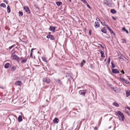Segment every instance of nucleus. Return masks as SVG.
Wrapping results in <instances>:
<instances>
[{"label": "nucleus", "instance_id": "a18cd8bd", "mask_svg": "<svg viewBox=\"0 0 130 130\" xmlns=\"http://www.w3.org/2000/svg\"><path fill=\"white\" fill-rule=\"evenodd\" d=\"M94 129L95 130H96L97 129V127H95L94 128Z\"/></svg>", "mask_w": 130, "mask_h": 130}, {"label": "nucleus", "instance_id": "49530a36", "mask_svg": "<svg viewBox=\"0 0 130 130\" xmlns=\"http://www.w3.org/2000/svg\"><path fill=\"white\" fill-rule=\"evenodd\" d=\"M101 47L103 48H104V47H103V46L102 45H100Z\"/></svg>", "mask_w": 130, "mask_h": 130}, {"label": "nucleus", "instance_id": "4c0bfd02", "mask_svg": "<svg viewBox=\"0 0 130 130\" xmlns=\"http://www.w3.org/2000/svg\"><path fill=\"white\" fill-rule=\"evenodd\" d=\"M34 49H32L31 50V53H32L33 52V50Z\"/></svg>", "mask_w": 130, "mask_h": 130}, {"label": "nucleus", "instance_id": "de8ad7c7", "mask_svg": "<svg viewBox=\"0 0 130 130\" xmlns=\"http://www.w3.org/2000/svg\"><path fill=\"white\" fill-rule=\"evenodd\" d=\"M19 58H17L16 59H17V61L19 62Z\"/></svg>", "mask_w": 130, "mask_h": 130}, {"label": "nucleus", "instance_id": "7ed1b4c3", "mask_svg": "<svg viewBox=\"0 0 130 130\" xmlns=\"http://www.w3.org/2000/svg\"><path fill=\"white\" fill-rule=\"evenodd\" d=\"M43 80V82H46L47 84H49L50 82V79L47 78H44Z\"/></svg>", "mask_w": 130, "mask_h": 130}, {"label": "nucleus", "instance_id": "f3484780", "mask_svg": "<svg viewBox=\"0 0 130 130\" xmlns=\"http://www.w3.org/2000/svg\"><path fill=\"white\" fill-rule=\"evenodd\" d=\"M22 120V118L21 116H19L18 118V121L19 122H21Z\"/></svg>", "mask_w": 130, "mask_h": 130}, {"label": "nucleus", "instance_id": "8fccbe9b", "mask_svg": "<svg viewBox=\"0 0 130 130\" xmlns=\"http://www.w3.org/2000/svg\"><path fill=\"white\" fill-rule=\"evenodd\" d=\"M0 87L1 88H2L3 89H4V88L3 87Z\"/></svg>", "mask_w": 130, "mask_h": 130}, {"label": "nucleus", "instance_id": "680f3d73", "mask_svg": "<svg viewBox=\"0 0 130 130\" xmlns=\"http://www.w3.org/2000/svg\"><path fill=\"white\" fill-rule=\"evenodd\" d=\"M16 130H18V129H17Z\"/></svg>", "mask_w": 130, "mask_h": 130}, {"label": "nucleus", "instance_id": "bb28decb", "mask_svg": "<svg viewBox=\"0 0 130 130\" xmlns=\"http://www.w3.org/2000/svg\"><path fill=\"white\" fill-rule=\"evenodd\" d=\"M16 69V68L14 66H13L12 67V69L11 70H12L13 71L15 70Z\"/></svg>", "mask_w": 130, "mask_h": 130}, {"label": "nucleus", "instance_id": "412c9836", "mask_svg": "<svg viewBox=\"0 0 130 130\" xmlns=\"http://www.w3.org/2000/svg\"><path fill=\"white\" fill-rule=\"evenodd\" d=\"M114 105L116 107H118L119 106V105L118 103L116 102H115L113 103Z\"/></svg>", "mask_w": 130, "mask_h": 130}, {"label": "nucleus", "instance_id": "9d476101", "mask_svg": "<svg viewBox=\"0 0 130 130\" xmlns=\"http://www.w3.org/2000/svg\"><path fill=\"white\" fill-rule=\"evenodd\" d=\"M22 83L21 81H17L15 83V85H19L20 86H21Z\"/></svg>", "mask_w": 130, "mask_h": 130}, {"label": "nucleus", "instance_id": "20e7f679", "mask_svg": "<svg viewBox=\"0 0 130 130\" xmlns=\"http://www.w3.org/2000/svg\"><path fill=\"white\" fill-rule=\"evenodd\" d=\"M24 9L25 11L27 13H30V11L29 10V8L27 6H25L24 7Z\"/></svg>", "mask_w": 130, "mask_h": 130}, {"label": "nucleus", "instance_id": "5701e85b", "mask_svg": "<svg viewBox=\"0 0 130 130\" xmlns=\"http://www.w3.org/2000/svg\"><path fill=\"white\" fill-rule=\"evenodd\" d=\"M42 59L46 63L47 62V60L46 58L45 57H42Z\"/></svg>", "mask_w": 130, "mask_h": 130}, {"label": "nucleus", "instance_id": "aec40b11", "mask_svg": "<svg viewBox=\"0 0 130 130\" xmlns=\"http://www.w3.org/2000/svg\"><path fill=\"white\" fill-rule=\"evenodd\" d=\"M0 6L1 7H3V8H5L6 7L5 4L4 3H2L0 5Z\"/></svg>", "mask_w": 130, "mask_h": 130}, {"label": "nucleus", "instance_id": "cd10ccee", "mask_svg": "<svg viewBox=\"0 0 130 130\" xmlns=\"http://www.w3.org/2000/svg\"><path fill=\"white\" fill-rule=\"evenodd\" d=\"M86 5L87 6V7L89 9H91V7H90V5L88 4L87 3V2L86 3Z\"/></svg>", "mask_w": 130, "mask_h": 130}, {"label": "nucleus", "instance_id": "3c124183", "mask_svg": "<svg viewBox=\"0 0 130 130\" xmlns=\"http://www.w3.org/2000/svg\"><path fill=\"white\" fill-rule=\"evenodd\" d=\"M127 84L130 85V83L129 82Z\"/></svg>", "mask_w": 130, "mask_h": 130}, {"label": "nucleus", "instance_id": "a878e982", "mask_svg": "<svg viewBox=\"0 0 130 130\" xmlns=\"http://www.w3.org/2000/svg\"><path fill=\"white\" fill-rule=\"evenodd\" d=\"M120 79L121 80L123 81L124 82L125 81V79L121 77H120Z\"/></svg>", "mask_w": 130, "mask_h": 130}, {"label": "nucleus", "instance_id": "6e6552de", "mask_svg": "<svg viewBox=\"0 0 130 130\" xmlns=\"http://www.w3.org/2000/svg\"><path fill=\"white\" fill-rule=\"evenodd\" d=\"M56 28L55 27H52L50 26L49 28V29L51 31H52L53 32H55L54 30Z\"/></svg>", "mask_w": 130, "mask_h": 130}, {"label": "nucleus", "instance_id": "b1692460", "mask_svg": "<svg viewBox=\"0 0 130 130\" xmlns=\"http://www.w3.org/2000/svg\"><path fill=\"white\" fill-rule=\"evenodd\" d=\"M102 31L104 33H106V30L104 29L103 28V29H102Z\"/></svg>", "mask_w": 130, "mask_h": 130}, {"label": "nucleus", "instance_id": "37998d69", "mask_svg": "<svg viewBox=\"0 0 130 130\" xmlns=\"http://www.w3.org/2000/svg\"><path fill=\"white\" fill-rule=\"evenodd\" d=\"M112 18L114 20H115L116 19V18L113 17H112Z\"/></svg>", "mask_w": 130, "mask_h": 130}, {"label": "nucleus", "instance_id": "473e14b6", "mask_svg": "<svg viewBox=\"0 0 130 130\" xmlns=\"http://www.w3.org/2000/svg\"><path fill=\"white\" fill-rule=\"evenodd\" d=\"M91 31L90 30L89 31V35H90L91 34Z\"/></svg>", "mask_w": 130, "mask_h": 130}, {"label": "nucleus", "instance_id": "09e8293b", "mask_svg": "<svg viewBox=\"0 0 130 130\" xmlns=\"http://www.w3.org/2000/svg\"><path fill=\"white\" fill-rule=\"evenodd\" d=\"M110 33H113L114 34H115L114 32L112 30L111 31V32H110Z\"/></svg>", "mask_w": 130, "mask_h": 130}, {"label": "nucleus", "instance_id": "4468645a", "mask_svg": "<svg viewBox=\"0 0 130 130\" xmlns=\"http://www.w3.org/2000/svg\"><path fill=\"white\" fill-rule=\"evenodd\" d=\"M10 66V64L9 63H7L4 66V67L6 69H7L9 68Z\"/></svg>", "mask_w": 130, "mask_h": 130}, {"label": "nucleus", "instance_id": "58836bf2", "mask_svg": "<svg viewBox=\"0 0 130 130\" xmlns=\"http://www.w3.org/2000/svg\"><path fill=\"white\" fill-rule=\"evenodd\" d=\"M110 57H109V59H108V63H110Z\"/></svg>", "mask_w": 130, "mask_h": 130}, {"label": "nucleus", "instance_id": "0eeeda50", "mask_svg": "<svg viewBox=\"0 0 130 130\" xmlns=\"http://www.w3.org/2000/svg\"><path fill=\"white\" fill-rule=\"evenodd\" d=\"M86 92V90H80L79 91V93L80 95L83 94L84 95H85Z\"/></svg>", "mask_w": 130, "mask_h": 130}, {"label": "nucleus", "instance_id": "ea45409f", "mask_svg": "<svg viewBox=\"0 0 130 130\" xmlns=\"http://www.w3.org/2000/svg\"><path fill=\"white\" fill-rule=\"evenodd\" d=\"M103 25L104 26H106V25H107L105 24V22H104V24H103Z\"/></svg>", "mask_w": 130, "mask_h": 130}, {"label": "nucleus", "instance_id": "a19ab883", "mask_svg": "<svg viewBox=\"0 0 130 130\" xmlns=\"http://www.w3.org/2000/svg\"><path fill=\"white\" fill-rule=\"evenodd\" d=\"M83 63L82 62L81 63V66L82 67V66H83Z\"/></svg>", "mask_w": 130, "mask_h": 130}, {"label": "nucleus", "instance_id": "6ab92c4d", "mask_svg": "<svg viewBox=\"0 0 130 130\" xmlns=\"http://www.w3.org/2000/svg\"><path fill=\"white\" fill-rule=\"evenodd\" d=\"M56 4L58 6H59L62 4V3L61 2L58 1L56 2Z\"/></svg>", "mask_w": 130, "mask_h": 130}, {"label": "nucleus", "instance_id": "a211bd4d", "mask_svg": "<svg viewBox=\"0 0 130 130\" xmlns=\"http://www.w3.org/2000/svg\"><path fill=\"white\" fill-rule=\"evenodd\" d=\"M7 12L8 13H10V9L9 6H7Z\"/></svg>", "mask_w": 130, "mask_h": 130}, {"label": "nucleus", "instance_id": "13d9d810", "mask_svg": "<svg viewBox=\"0 0 130 130\" xmlns=\"http://www.w3.org/2000/svg\"><path fill=\"white\" fill-rule=\"evenodd\" d=\"M124 41H125V42H126V41H125V40H124Z\"/></svg>", "mask_w": 130, "mask_h": 130}, {"label": "nucleus", "instance_id": "0e129e2a", "mask_svg": "<svg viewBox=\"0 0 130 130\" xmlns=\"http://www.w3.org/2000/svg\"><path fill=\"white\" fill-rule=\"evenodd\" d=\"M129 56H130V55H129Z\"/></svg>", "mask_w": 130, "mask_h": 130}, {"label": "nucleus", "instance_id": "393cba45", "mask_svg": "<svg viewBox=\"0 0 130 130\" xmlns=\"http://www.w3.org/2000/svg\"><path fill=\"white\" fill-rule=\"evenodd\" d=\"M19 16H22L23 15V13L21 11H19Z\"/></svg>", "mask_w": 130, "mask_h": 130}, {"label": "nucleus", "instance_id": "c03bdc74", "mask_svg": "<svg viewBox=\"0 0 130 130\" xmlns=\"http://www.w3.org/2000/svg\"><path fill=\"white\" fill-rule=\"evenodd\" d=\"M15 45H14H14H12V46H11L12 48L14 47L15 46Z\"/></svg>", "mask_w": 130, "mask_h": 130}, {"label": "nucleus", "instance_id": "c9c22d12", "mask_svg": "<svg viewBox=\"0 0 130 130\" xmlns=\"http://www.w3.org/2000/svg\"><path fill=\"white\" fill-rule=\"evenodd\" d=\"M12 48V47L11 46H10L9 48V50H10Z\"/></svg>", "mask_w": 130, "mask_h": 130}, {"label": "nucleus", "instance_id": "2eb2a0df", "mask_svg": "<svg viewBox=\"0 0 130 130\" xmlns=\"http://www.w3.org/2000/svg\"><path fill=\"white\" fill-rule=\"evenodd\" d=\"M122 30L123 31L125 32L127 34H128L129 33L128 31L124 27L122 28Z\"/></svg>", "mask_w": 130, "mask_h": 130}, {"label": "nucleus", "instance_id": "f704fd0d", "mask_svg": "<svg viewBox=\"0 0 130 130\" xmlns=\"http://www.w3.org/2000/svg\"><path fill=\"white\" fill-rule=\"evenodd\" d=\"M96 20L97 21H100V19L98 18H96Z\"/></svg>", "mask_w": 130, "mask_h": 130}, {"label": "nucleus", "instance_id": "f8f14e48", "mask_svg": "<svg viewBox=\"0 0 130 130\" xmlns=\"http://www.w3.org/2000/svg\"><path fill=\"white\" fill-rule=\"evenodd\" d=\"M58 121L59 120L56 118H55L53 121L54 123H57L58 122Z\"/></svg>", "mask_w": 130, "mask_h": 130}, {"label": "nucleus", "instance_id": "dca6fc26", "mask_svg": "<svg viewBox=\"0 0 130 130\" xmlns=\"http://www.w3.org/2000/svg\"><path fill=\"white\" fill-rule=\"evenodd\" d=\"M110 12L113 14H115L116 13V11L114 9H112L111 10Z\"/></svg>", "mask_w": 130, "mask_h": 130}, {"label": "nucleus", "instance_id": "ddd939ff", "mask_svg": "<svg viewBox=\"0 0 130 130\" xmlns=\"http://www.w3.org/2000/svg\"><path fill=\"white\" fill-rule=\"evenodd\" d=\"M126 96L128 97L130 95V90H128L126 91Z\"/></svg>", "mask_w": 130, "mask_h": 130}, {"label": "nucleus", "instance_id": "f03ea898", "mask_svg": "<svg viewBox=\"0 0 130 130\" xmlns=\"http://www.w3.org/2000/svg\"><path fill=\"white\" fill-rule=\"evenodd\" d=\"M11 57L12 59L14 60H16L19 57L15 54V52L13 53L11 55Z\"/></svg>", "mask_w": 130, "mask_h": 130}, {"label": "nucleus", "instance_id": "423d86ee", "mask_svg": "<svg viewBox=\"0 0 130 130\" xmlns=\"http://www.w3.org/2000/svg\"><path fill=\"white\" fill-rule=\"evenodd\" d=\"M112 72L114 73L119 74L120 73L119 71L116 69L112 68Z\"/></svg>", "mask_w": 130, "mask_h": 130}, {"label": "nucleus", "instance_id": "bf43d9fd", "mask_svg": "<svg viewBox=\"0 0 130 130\" xmlns=\"http://www.w3.org/2000/svg\"><path fill=\"white\" fill-rule=\"evenodd\" d=\"M46 101H47V100H46Z\"/></svg>", "mask_w": 130, "mask_h": 130}, {"label": "nucleus", "instance_id": "7c9ffc66", "mask_svg": "<svg viewBox=\"0 0 130 130\" xmlns=\"http://www.w3.org/2000/svg\"><path fill=\"white\" fill-rule=\"evenodd\" d=\"M128 82H129L128 81H127V80H125V81L124 82L126 84H128Z\"/></svg>", "mask_w": 130, "mask_h": 130}, {"label": "nucleus", "instance_id": "6e6d98bb", "mask_svg": "<svg viewBox=\"0 0 130 130\" xmlns=\"http://www.w3.org/2000/svg\"><path fill=\"white\" fill-rule=\"evenodd\" d=\"M106 59H105L104 60V61H106Z\"/></svg>", "mask_w": 130, "mask_h": 130}, {"label": "nucleus", "instance_id": "39448f33", "mask_svg": "<svg viewBox=\"0 0 130 130\" xmlns=\"http://www.w3.org/2000/svg\"><path fill=\"white\" fill-rule=\"evenodd\" d=\"M46 38L47 39H50L51 40H54L55 39V38L54 37L53 35H48L47 36Z\"/></svg>", "mask_w": 130, "mask_h": 130}, {"label": "nucleus", "instance_id": "79ce46f5", "mask_svg": "<svg viewBox=\"0 0 130 130\" xmlns=\"http://www.w3.org/2000/svg\"><path fill=\"white\" fill-rule=\"evenodd\" d=\"M83 62L84 63H86V61L84 60H83Z\"/></svg>", "mask_w": 130, "mask_h": 130}, {"label": "nucleus", "instance_id": "1a4fd4ad", "mask_svg": "<svg viewBox=\"0 0 130 130\" xmlns=\"http://www.w3.org/2000/svg\"><path fill=\"white\" fill-rule=\"evenodd\" d=\"M94 26L95 28H96L100 27V24L98 22H95Z\"/></svg>", "mask_w": 130, "mask_h": 130}, {"label": "nucleus", "instance_id": "c85d7f7f", "mask_svg": "<svg viewBox=\"0 0 130 130\" xmlns=\"http://www.w3.org/2000/svg\"><path fill=\"white\" fill-rule=\"evenodd\" d=\"M27 59H25L24 60H23L22 61V63H25L27 61Z\"/></svg>", "mask_w": 130, "mask_h": 130}, {"label": "nucleus", "instance_id": "e2e57ef3", "mask_svg": "<svg viewBox=\"0 0 130 130\" xmlns=\"http://www.w3.org/2000/svg\"><path fill=\"white\" fill-rule=\"evenodd\" d=\"M50 32H49V34H50Z\"/></svg>", "mask_w": 130, "mask_h": 130}, {"label": "nucleus", "instance_id": "4d7b16f0", "mask_svg": "<svg viewBox=\"0 0 130 130\" xmlns=\"http://www.w3.org/2000/svg\"><path fill=\"white\" fill-rule=\"evenodd\" d=\"M22 58H20V59H22Z\"/></svg>", "mask_w": 130, "mask_h": 130}, {"label": "nucleus", "instance_id": "f257e3e1", "mask_svg": "<svg viewBox=\"0 0 130 130\" xmlns=\"http://www.w3.org/2000/svg\"><path fill=\"white\" fill-rule=\"evenodd\" d=\"M118 113L119 115V117L120 116L122 118L121 120L122 121H124V115L120 111H118Z\"/></svg>", "mask_w": 130, "mask_h": 130}, {"label": "nucleus", "instance_id": "864d4df0", "mask_svg": "<svg viewBox=\"0 0 130 130\" xmlns=\"http://www.w3.org/2000/svg\"><path fill=\"white\" fill-rule=\"evenodd\" d=\"M111 64L112 65V64H113V62H111Z\"/></svg>", "mask_w": 130, "mask_h": 130}, {"label": "nucleus", "instance_id": "603ef678", "mask_svg": "<svg viewBox=\"0 0 130 130\" xmlns=\"http://www.w3.org/2000/svg\"><path fill=\"white\" fill-rule=\"evenodd\" d=\"M101 24H102V25H103V22H101Z\"/></svg>", "mask_w": 130, "mask_h": 130}, {"label": "nucleus", "instance_id": "9b49d317", "mask_svg": "<svg viewBox=\"0 0 130 130\" xmlns=\"http://www.w3.org/2000/svg\"><path fill=\"white\" fill-rule=\"evenodd\" d=\"M99 52H100L101 54V57H105V56L104 55V53L103 51H102L101 50H99Z\"/></svg>", "mask_w": 130, "mask_h": 130}, {"label": "nucleus", "instance_id": "5fc2aeb1", "mask_svg": "<svg viewBox=\"0 0 130 130\" xmlns=\"http://www.w3.org/2000/svg\"><path fill=\"white\" fill-rule=\"evenodd\" d=\"M69 1L70 2H71V0H69Z\"/></svg>", "mask_w": 130, "mask_h": 130}, {"label": "nucleus", "instance_id": "052dcab7", "mask_svg": "<svg viewBox=\"0 0 130 130\" xmlns=\"http://www.w3.org/2000/svg\"><path fill=\"white\" fill-rule=\"evenodd\" d=\"M121 119H120V118H119V120H120Z\"/></svg>", "mask_w": 130, "mask_h": 130}, {"label": "nucleus", "instance_id": "2f4dec72", "mask_svg": "<svg viewBox=\"0 0 130 130\" xmlns=\"http://www.w3.org/2000/svg\"><path fill=\"white\" fill-rule=\"evenodd\" d=\"M115 65L114 64H112V67L113 68H115Z\"/></svg>", "mask_w": 130, "mask_h": 130}, {"label": "nucleus", "instance_id": "72a5a7b5", "mask_svg": "<svg viewBox=\"0 0 130 130\" xmlns=\"http://www.w3.org/2000/svg\"><path fill=\"white\" fill-rule=\"evenodd\" d=\"M30 57H32V53H30Z\"/></svg>", "mask_w": 130, "mask_h": 130}, {"label": "nucleus", "instance_id": "4be33fe9", "mask_svg": "<svg viewBox=\"0 0 130 130\" xmlns=\"http://www.w3.org/2000/svg\"><path fill=\"white\" fill-rule=\"evenodd\" d=\"M106 26L107 28L110 31V32H111V31H112L111 29L110 28V27L108 26V25H106Z\"/></svg>", "mask_w": 130, "mask_h": 130}, {"label": "nucleus", "instance_id": "c756f323", "mask_svg": "<svg viewBox=\"0 0 130 130\" xmlns=\"http://www.w3.org/2000/svg\"><path fill=\"white\" fill-rule=\"evenodd\" d=\"M81 1L84 4H86L87 3L85 0H81Z\"/></svg>", "mask_w": 130, "mask_h": 130}, {"label": "nucleus", "instance_id": "e433bc0d", "mask_svg": "<svg viewBox=\"0 0 130 130\" xmlns=\"http://www.w3.org/2000/svg\"><path fill=\"white\" fill-rule=\"evenodd\" d=\"M121 72L122 73L124 74V71L123 70H122V71H121Z\"/></svg>", "mask_w": 130, "mask_h": 130}]
</instances>
